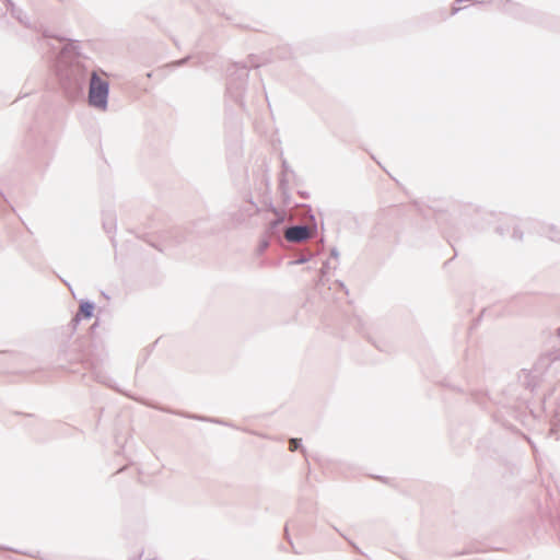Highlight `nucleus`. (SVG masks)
Segmentation results:
<instances>
[{"instance_id": "4", "label": "nucleus", "mask_w": 560, "mask_h": 560, "mask_svg": "<svg viewBox=\"0 0 560 560\" xmlns=\"http://www.w3.org/2000/svg\"><path fill=\"white\" fill-rule=\"evenodd\" d=\"M300 446V440L298 439H291L290 442H289V450L291 452H294L299 448Z\"/></svg>"}, {"instance_id": "3", "label": "nucleus", "mask_w": 560, "mask_h": 560, "mask_svg": "<svg viewBox=\"0 0 560 560\" xmlns=\"http://www.w3.org/2000/svg\"><path fill=\"white\" fill-rule=\"evenodd\" d=\"M93 305L91 303H82L80 305V310H79V313L77 315V319L80 318V316L84 317V318H90L92 316V313H93Z\"/></svg>"}, {"instance_id": "2", "label": "nucleus", "mask_w": 560, "mask_h": 560, "mask_svg": "<svg viewBox=\"0 0 560 560\" xmlns=\"http://www.w3.org/2000/svg\"><path fill=\"white\" fill-rule=\"evenodd\" d=\"M284 236L289 242H301L310 236V231L305 226H293L285 231Z\"/></svg>"}, {"instance_id": "1", "label": "nucleus", "mask_w": 560, "mask_h": 560, "mask_svg": "<svg viewBox=\"0 0 560 560\" xmlns=\"http://www.w3.org/2000/svg\"><path fill=\"white\" fill-rule=\"evenodd\" d=\"M108 96V82L96 73H93L90 82L89 103L90 105L105 109Z\"/></svg>"}]
</instances>
